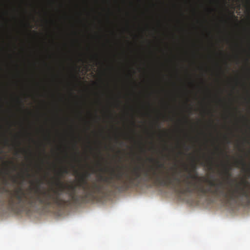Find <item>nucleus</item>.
<instances>
[{"mask_svg":"<svg viewBox=\"0 0 250 250\" xmlns=\"http://www.w3.org/2000/svg\"><path fill=\"white\" fill-rule=\"evenodd\" d=\"M69 170L67 167L61 169L57 172L56 185L59 186V189L51 188L50 190L41 191L36 189L32 192L31 188L24 190L21 188L9 189L0 185V205L4 206L16 213L28 212L32 208L39 205L50 207L56 206L59 207L71 204V199H65L62 195L64 188L61 179L64 174H67Z\"/></svg>","mask_w":250,"mask_h":250,"instance_id":"nucleus-1","label":"nucleus"},{"mask_svg":"<svg viewBox=\"0 0 250 250\" xmlns=\"http://www.w3.org/2000/svg\"><path fill=\"white\" fill-rule=\"evenodd\" d=\"M9 164H10L13 166L12 170L13 171H15L16 170V167L12 162H5L4 164L6 166V168L3 170L0 169V175H2L4 179H5V176L6 175H9L10 176V179L14 183H17L18 176L15 175H11V173L9 169Z\"/></svg>","mask_w":250,"mask_h":250,"instance_id":"nucleus-2","label":"nucleus"},{"mask_svg":"<svg viewBox=\"0 0 250 250\" xmlns=\"http://www.w3.org/2000/svg\"><path fill=\"white\" fill-rule=\"evenodd\" d=\"M235 165L237 167H239L240 166H242L243 169L245 170V171L248 173L249 174L250 173V168H245L246 165L245 162L243 159L239 161H236L235 162Z\"/></svg>","mask_w":250,"mask_h":250,"instance_id":"nucleus-3","label":"nucleus"},{"mask_svg":"<svg viewBox=\"0 0 250 250\" xmlns=\"http://www.w3.org/2000/svg\"><path fill=\"white\" fill-rule=\"evenodd\" d=\"M201 165L206 166L209 169H212L213 167V158L212 157H209L208 159L206 162H201Z\"/></svg>","mask_w":250,"mask_h":250,"instance_id":"nucleus-4","label":"nucleus"},{"mask_svg":"<svg viewBox=\"0 0 250 250\" xmlns=\"http://www.w3.org/2000/svg\"><path fill=\"white\" fill-rule=\"evenodd\" d=\"M224 174L227 176V179H229L231 175L230 173V170H231L232 167L229 165H224Z\"/></svg>","mask_w":250,"mask_h":250,"instance_id":"nucleus-5","label":"nucleus"},{"mask_svg":"<svg viewBox=\"0 0 250 250\" xmlns=\"http://www.w3.org/2000/svg\"><path fill=\"white\" fill-rule=\"evenodd\" d=\"M157 168H165V165L164 163H161L159 161H156Z\"/></svg>","mask_w":250,"mask_h":250,"instance_id":"nucleus-6","label":"nucleus"},{"mask_svg":"<svg viewBox=\"0 0 250 250\" xmlns=\"http://www.w3.org/2000/svg\"><path fill=\"white\" fill-rule=\"evenodd\" d=\"M191 167H192V171H195L196 169H197V165H196V163L195 162H194L192 164Z\"/></svg>","mask_w":250,"mask_h":250,"instance_id":"nucleus-7","label":"nucleus"},{"mask_svg":"<svg viewBox=\"0 0 250 250\" xmlns=\"http://www.w3.org/2000/svg\"><path fill=\"white\" fill-rule=\"evenodd\" d=\"M18 176L21 179L22 181H24L25 178L23 175L18 174Z\"/></svg>","mask_w":250,"mask_h":250,"instance_id":"nucleus-8","label":"nucleus"},{"mask_svg":"<svg viewBox=\"0 0 250 250\" xmlns=\"http://www.w3.org/2000/svg\"><path fill=\"white\" fill-rule=\"evenodd\" d=\"M26 176L28 178H30L31 177V175L28 172L26 173Z\"/></svg>","mask_w":250,"mask_h":250,"instance_id":"nucleus-9","label":"nucleus"},{"mask_svg":"<svg viewBox=\"0 0 250 250\" xmlns=\"http://www.w3.org/2000/svg\"><path fill=\"white\" fill-rule=\"evenodd\" d=\"M149 160L150 162H152V161L153 160V159L152 158H150V159H149Z\"/></svg>","mask_w":250,"mask_h":250,"instance_id":"nucleus-10","label":"nucleus"},{"mask_svg":"<svg viewBox=\"0 0 250 250\" xmlns=\"http://www.w3.org/2000/svg\"><path fill=\"white\" fill-rule=\"evenodd\" d=\"M7 140H6V141H5V145H7Z\"/></svg>","mask_w":250,"mask_h":250,"instance_id":"nucleus-11","label":"nucleus"},{"mask_svg":"<svg viewBox=\"0 0 250 250\" xmlns=\"http://www.w3.org/2000/svg\"><path fill=\"white\" fill-rule=\"evenodd\" d=\"M20 104H21L22 105H23V104H22V103H21V101H20Z\"/></svg>","mask_w":250,"mask_h":250,"instance_id":"nucleus-12","label":"nucleus"},{"mask_svg":"<svg viewBox=\"0 0 250 250\" xmlns=\"http://www.w3.org/2000/svg\"><path fill=\"white\" fill-rule=\"evenodd\" d=\"M244 183H248V182H247V181H245L244 182Z\"/></svg>","mask_w":250,"mask_h":250,"instance_id":"nucleus-13","label":"nucleus"},{"mask_svg":"<svg viewBox=\"0 0 250 250\" xmlns=\"http://www.w3.org/2000/svg\"><path fill=\"white\" fill-rule=\"evenodd\" d=\"M16 154V155H18L19 154V152H17Z\"/></svg>","mask_w":250,"mask_h":250,"instance_id":"nucleus-14","label":"nucleus"},{"mask_svg":"<svg viewBox=\"0 0 250 250\" xmlns=\"http://www.w3.org/2000/svg\"><path fill=\"white\" fill-rule=\"evenodd\" d=\"M183 182L185 183V179L183 180Z\"/></svg>","mask_w":250,"mask_h":250,"instance_id":"nucleus-15","label":"nucleus"}]
</instances>
